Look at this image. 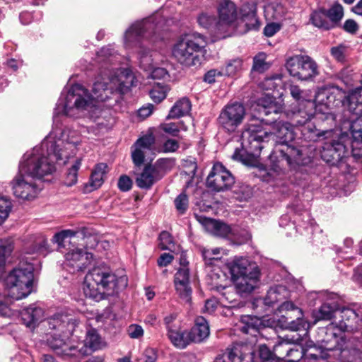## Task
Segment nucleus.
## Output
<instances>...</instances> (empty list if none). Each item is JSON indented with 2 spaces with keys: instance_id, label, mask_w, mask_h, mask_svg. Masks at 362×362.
Masks as SVG:
<instances>
[{
  "instance_id": "423d86ee",
  "label": "nucleus",
  "mask_w": 362,
  "mask_h": 362,
  "mask_svg": "<svg viewBox=\"0 0 362 362\" xmlns=\"http://www.w3.org/2000/svg\"><path fill=\"white\" fill-rule=\"evenodd\" d=\"M80 320L68 313H57L47 319L50 329L57 332L47 334V344L57 354L62 356L76 355L73 353L76 348L68 344V340L75 331Z\"/></svg>"
},
{
  "instance_id": "ea45409f",
  "label": "nucleus",
  "mask_w": 362,
  "mask_h": 362,
  "mask_svg": "<svg viewBox=\"0 0 362 362\" xmlns=\"http://www.w3.org/2000/svg\"><path fill=\"white\" fill-rule=\"evenodd\" d=\"M175 165V160L174 158H159L154 165H152L156 172L160 176V179L169 171H170Z\"/></svg>"
},
{
  "instance_id": "bf43d9fd",
  "label": "nucleus",
  "mask_w": 362,
  "mask_h": 362,
  "mask_svg": "<svg viewBox=\"0 0 362 362\" xmlns=\"http://www.w3.org/2000/svg\"><path fill=\"white\" fill-rule=\"evenodd\" d=\"M128 336L133 339H140L143 337L144 330L143 327L137 324H131L127 329Z\"/></svg>"
},
{
  "instance_id": "7ed1b4c3",
  "label": "nucleus",
  "mask_w": 362,
  "mask_h": 362,
  "mask_svg": "<svg viewBox=\"0 0 362 362\" xmlns=\"http://www.w3.org/2000/svg\"><path fill=\"white\" fill-rule=\"evenodd\" d=\"M55 171L54 162L42 156L38 148L27 151L20 161L18 173L11 182L13 195L25 201L35 199L42 190L41 179Z\"/></svg>"
},
{
  "instance_id": "ddd939ff",
  "label": "nucleus",
  "mask_w": 362,
  "mask_h": 362,
  "mask_svg": "<svg viewBox=\"0 0 362 362\" xmlns=\"http://www.w3.org/2000/svg\"><path fill=\"white\" fill-rule=\"evenodd\" d=\"M347 95L338 88H320L315 94V98L313 102L315 104V110L322 114H329V110L333 107L343 103L347 107V110L352 115L349 110V103Z\"/></svg>"
},
{
  "instance_id": "c756f323",
  "label": "nucleus",
  "mask_w": 362,
  "mask_h": 362,
  "mask_svg": "<svg viewBox=\"0 0 362 362\" xmlns=\"http://www.w3.org/2000/svg\"><path fill=\"white\" fill-rule=\"evenodd\" d=\"M102 346L103 342L97 331L94 329H90L87 332L86 337L84 340V345L81 348L78 349L77 351L79 354L85 356L90 354L88 351V349L90 351H93L101 349Z\"/></svg>"
},
{
  "instance_id": "79ce46f5",
  "label": "nucleus",
  "mask_w": 362,
  "mask_h": 362,
  "mask_svg": "<svg viewBox=\"0 0 362 362\" xmlns=\"http://www.w3.org/2000/svg\"><path fill=\"white\" fill-rule=\"evenodd\" d=\"M169 90L168 86L158 83L153 86L149 92V95L154 103H159L166 98Z\"/></svg>"
},
{
  "instance_id": "2eb2a0df",
  "label": "nucleus",
  "mask_w": 362,
  "mask_h": 362,
  "mask_svg": "<svg viewBox=\"0 0 362 362\" xmlns=\"http://www.w3.org/2000/svg\"><path fill=\"white\" fill-rule=\"evenodd\" d=\"M317 298L322 302L317 310L313 312L315 320H331L335 322L338 319L341 308V299L337 293L322 291L315 293Z\"/></svg>"
},
{
  "instance_id": "6e6d98bb",
  "label": "nucleus",
  "mask_w": 362,
  "mask_h": 362,
  "mask_svg": "<svg viewBox=\"0 0 362 362\" xmlns=\"http://www.w3.org/2000/svg\"><path fill=\"white\" fill-rule=\"evenodd\" d=\"M179 298L185 303H190L192 290L189 284L175 286Z\"/></svg>"
},
{
  "instance_id": "412c9836",
  "label": "nucleus",
  "mask_w": 362,
  "mask_h": 362,
  "mask_svg": "<svg viewBox=\"0 0 362 362\" xmlns=\"http://www.w3.org/2000/svg\"><path fill=\"white\" fill-rule=\"evenodd\" d=\"M228 362H254V351L250 344L236 343L221 354Z\"/></svg>"
},
{
  "instance_id": "e433bc0d",
  "label": "nucleus",
  "mask_w": 362,
  "mask_h": 362,
  "mask_svg": "<svg viewBox=\"0 0 362 362\" xmlns=\"http://www.w3.org/2000/svg\"><path fill=\"white\" fill-rule=\"evenodd\" d=\"M240 323L242 325L240 329L245 334H250L256 336L259 333L258 327L260 325V320L252 315H243L240 317Z\"/></svg>"
},
{
  "instance_id": "aec40b11",
  "label": "nucleus",
  "mask_w": 362,
  "mask_h": 362,
  "mask_svg": "<svg viewBox=\"0 0 362 362\" xmlns=\"http://www.w3.org/2000/svg\"><path fill=\"white\" fill-rule=\"evenodd\" d=\"M316 112L313 100H307L304 103H298L297 108L291 112L288 111L284 114L291 118L295 124L304 125L314 117Z\"/></svg>"
},
{
  "instance_id": "69168bd1",
  "label": "nucleus",
  "mask_w": 362,
  "mask_h": 362,
  "mask_svg": "<svg viewBox=\"0 0 362 362\" xmlns=\"http://www.w3.org/2000/svg\"><path fill=\"white\" fill-rule=\"evenodd\" d=\"M175 204L177 210L180 213L183 214L188 206V198L187 196L182 193L175 200Z\"/></svg>"
},
{
  "instance_id": "f257e3e1",
  "label": "nucleus",
  "mask_w": 362,
  "mask_h": 362,
  "mask_svg": "<svg viewBox=\"0 0 362 362\" xmlns=\"http://www.w3.org/2000/svg\"><path fill=\"white\" fill-rule=\"evenodd\" d=\"M134 76L127 68L108 69L105 67L96 78L90 93L81 84L66 87L59 98L53 114V127L38 148L42 156L49 158L55 164H66L74 157L82 143L81 133L72 127H59V117L64 115L78 118L95 106L96 101L103 102L114 93H126L134 85Z\"/></svg>"
},
{
  "instance_id": "37998d69",
  "label": "nucleus",
  "mask_w": 362,
  "mask_h": 362,
  "mask_svg": "<svg viewBox=\"0 0 362 362\" xmlns=\"http://www.w3.org/2000/svg\"><path fill=\"white\" fill-rule=\"evenodd\" d=\"M243 65V62L240 58L230 59L221 68L223 74L227 76H235L242 71Z\"/></svg>"
},
{
  "instance_id": "dca6fc26",
  "label": "nucleus",
  "mask_w": 362,
  "mask_h": 362,
  "mask_svg": "<svg viewBox=\"0 0 362 362\" xmlns=\"http://www.w3.org/2000/svg\"><path fill=\"white\" fill-rule=\"evenodd\" d=\"M350 139L346 134H341L337 140L326 143L322 152V158L331 165H337L348 158L346 144Z\"/></svg>"
},
{
  "instance_id": "7c9ffc66",
  "label": "nucleus",
  "mask_w": 362,
  "mask_h": 362,
  "mask_svg": "<svg viewBox=\"0 0 362 362\" xmlns=\"http://www.w3.org/2000/svg\"><path fill=\"white\" fill-rule=\"evenodd\" d=\"M109 171L108 165L105 163L96 164L91 173L89 181V191L98 189L105 181L107 173Z\"/></svg>"
},
{
  "instance_id": "cd10ccee",
  "label": "nucleus",
  "mask_w": 362,
  "mask_h": 362,
  "mask_svg": "<svg viewBox=\"0 0 362 362\" xmlns=\"http://www.w3.org/2000/svg\"><path fill=\"white\" fill-rule=\"evenodd\" d=\"M209 325L206 320L202 316L197 317L194 327L189 332L190 341L202 342L209 336Z\"/></svg>"
},
{
  "instance_id": "052dcab7",
  "label": "nucleus",
  "mask_w": 362,
  "mask_h": 362,
  "mask_svg": "<svg viewBox=\"0 0 362 362\" xmlns=\"http://www.w3.org/2000/svg\"><path fill=\"white\" fill-rule=\"evenodd\" d=\"M259 354L262 362H276L275 354L266 345H260Z\"/></svg>"
},
{
  "instance_id": "4be33fe9",
  "label": "nucleus",
  "mask_w": 362,
  "mask_h": 362,
  "mask_svg": "<svg viewBox=\"0 0 362 362\" xmlns=\"http://www.w3.org/2000/svg\"><path fill=\"white\" fill-rule=\"evenodd\" d=\"M352 139L351 146L354 157L358 158L362 154V113L355 114L349 117Z\"/></svg>"
},
{
  "instance_id": "864d4df0",
  "label": "nucleus",
  "mask_w": 362,
  "mask_h": 362,
  "mask_svg": "<svg viewBox=\"0 0 362 362\" xmlns=\"http://www.w3.org/2000/svg\"><path fill=\"white\" fill-rule=\"evenodd\" d=\"M11 209V200L6 197H0V224L8 218Z\"/></svg>"
},
{
  "instance_id": "20e7f679",
  "label": "nucleus",
  "mask_w": 362,
  "mask_h": 362,
  "mask_svg": "<svg viewBox=\"0 0 362 362\" xmlns=\"http://www.w3.org/2000/svg\"><path fill=\"white\" fill-rule=\"evenodd\" d=\"M168 22V21L165 20L161 14L157 12L141 21L135 22L124 33L125 48L131 49L137 46L140 47L139 64L146 71L153 69L156 62L150 50L141 47L142 40H150L154 43L163 40V37L160 33L165 30L164 27Z\"/></svg>"
},
{
  "instance_id": "4c0bfd02",
  "label": "nucleus",
  "mask_w": 362,
  "mask_h": 362,
  "mask_svg": "<svg viewBox=\"0 0 362 362\" xmlns=\"http://www.w3.org/2000/svg\"><path fill=\"white\" fill-rule=\"evenodd\" d=\"M159 129L162 132L173 137L179 136L180 132H187L188 129L187 126L185 125L183 121L163 123L160 124Z\"/></svg>"
},
{
  "instance_id": "bb28decb",
  "label": "nucleus",
  "mask_w": 362,
  "mask_h": 362,
  "mask_svg": "<svg viewBox=\"0 0 362 362\" xmlns=\"http://www.w3.org/2000/svg\"><path fill=\"white\" fill-rule=\"evenodd\" d=\"M197 23L202 28L208 30L218 38H225L224 32L218 29V21L216 16L209 11H203L197 16Z\"/></svg>"
},
{
  "instance_id": "c85d7f7f",
  "label": "nucleus",
  "mask_w": 362,
  "mask_h": 362,
  "mask_svg": "<svg viewBox=\"0 0 362 362\" xmlns=\"http://www.w3.org/2000/svg\"><path fill=\"white\" fill-rule=\"evenodd\" d=\"M289 291L284 285L272 286L267 291L264 298V304L268 307H273L275 303L283 301L289 297Z\"/></svg>"
},
{
  "instance_id": "a211bd4d",
  "label": "nucleus",
  "mask_w": 362,
  "mask_h": 362,
  "mask_svg": "<svg viewBox=\"0 0 362 362\" xmlns=\"http://www.w3.org/2000/svg\"><path fill=\"white\" fill-rule=\"evenodd\" d=\"M218 29L224 32L226 37L235 30L237 21V8L230 0H220L218 3Z\"/></svg>"
},
{
  "instance_id": "4468645a",
  "label": "nucleus",
  "mask_w": 362,
  "mask_h": 362,
  "mask_svg": "<svg viewBox=\"0 0 362 362\" xmlns=\"http://www.w3.org/2000/svg\"><path fill=\"white\" fill-rule=\"evenodd\" d=\"M246 110L243 103L232 102L226 105L218 117L219 127L228 133L235 132L243 123Z\"/></svg>"
},
{
  "instance_id": "f704fd0d",
  "label": "nucleus",
  "mask_w": 362,
  "mask_h": 362,
  "mask_svg": "<svg viewBox=\"0 0 362 362\" xmlns=\"http://www.w3.org/2000/svg\"><path fill=\"white\" fill-rule=\"evenodd\" d=\"M361 86L351 90L348 94L349 110L355 114L362 113V80Z\"/></svg>"
},
{
  "instance_id": "774afa93",
  "label": "nucleus",
  "mask_w": 362,
  "mask_h": 362,
  "mask_svg": "<svg viewBox=\"0 0 362 362\" xmlns=\"http://www.w3.org/2000/svg\"><path fill=\"white\" fill-rule=\"evenodd\" d=\"M148 72H150V76L153 79H163L168 76V73L165 69L156 67V65Z\"/></svg>"
},
{
  "instance_id": "c9c22d12",
  "label": "nucleus",
  "mask_w": 362,
  "mask_h": 362,
  "mask_svg": "<svg viewBox=\"0 0 362 362\" xmlns=\"http://www.w3.org/2000/svg\"><path fill=\"white\" fill-rule=\"evenodd\" d=\"M191 110V103L187 98L177 100L171 107L168 119H177L187 115Z\"/></svg>"
},
{
  "instance_id": "39448f33",
  "label": "nucleus",
  "mask_w": 362,
  "mask_h": 362,
  "mask_svg": "<svg viewBox=\"0 0 362 362\" xmlns=\"http://www.w3.org/2000/svg\"><path fill=\"white\" fill-rule=\"evenodd\" d=\"M127 276L117 277L105 268L95 267L85 276L83 293L88 298L99 300L105 294L113 295L127 286Z\"/></svg>"
},
{
  "instance_id": "09e8293b",
  "label": "nucleus",
  "mask_w": 362,
  "mask_h": 362,
  "mask_svg": "<svg viewBox=\"0 0 362 362\" xmlns=\"http://www.w3.org/2000/svg\"><path fill=\"white\" fill-rule=\"evenodd\" d=\"M267 54L264 52L258 53L253 59L252 71L262 73L269 68V64L266 62Z\"/></svg>"
},
{
  "instance_id": "8fccbe9b",
  "label": "nucleus",
  "mask_w": 362,
  "mask_h": 362,
  "mask_svg": "<svg viewBox=\"0 0 362 362\" xmlns=\"http://www.w3.org/2000/svg\"><path fill=\"white\" fill-rule=\"evenodd\" d=\"M267 18L273 20H280L284 18L286 14V8L281 4L272 5L267 8Z\"/></svg>"
},
{
  "instance_id": "58836bf2",
  "label": "nucleus",
  "mask_w": 362,
  "mask_h": 362,
  "mask_svg": "<svg viewBox=\"0 0 362 362\" xmlns=\"http://www.w3.org/2000/svg\"><path fill=\"white\" fill-rule=\"evenodd\" d=\"M310 21L315 27L325 30L333 28V23H330L327 14L324 11H314L310 16Z\"/></svg>"
},
{
  "instance_id": "9b49d317",
  "label": "nucleus",
  "mask_w": 362,
  "mask_h": 362,
  "mask_svg": "<svg viewBox=\"0 0 362 362\" xmlns=\"http://www.w3.org/2000/svg\"><path fill=\"white\" fill-rule=\"evenodd\" d=\"M337 325L340 332H352L354 336L349 339L356 347L359 348L362 354V306L356 309L340 308Z\"/></svg>"
},
{
  "instance_id": "6ab92c4d",
  "label": "nucleus",
  "mask_w": 362,
  "mask_h": 362,
  "mask_svg": "<svg viewBox=\"0 0 362 362\" xmlns=\"http://www.w3.org/2000/svg\"><path fill=\"white\" fill-rule=\"evenodd\" d=\"M234 182V177L230 172L221 163H216L213 165L206 179L208 188L215 192L227 190Z\"/></svg>"
},
{
  "instance_id": "338daca9",
  "label": "nucleus",
  "mask_w": 362,
  "mask_h": 362,
  "mask_svg": "<svg viewBox=\"0 0 362 362\" xmlns=\"http://www.w3.org/2000/svg\"><path fill=\"white\" fill-rule=\"evenodd\" d=\"M179 147L180 144L177 140L169 139L163 143L162 149L164 153H174Z\"/></svg>"
},
{
  "instance_id": "680f3d73",
  "label": "nucleus",
  "mask_w": 362,
  "mask_h": 362,
  "mask_svg": "<svg viewBox=\"0 0 362 362\" xmlns=\"http://www.w3.org/2000/svg\"><path fill=\"white\" fill-rule=\"evenodd\" d=\"M13 300L6 296V293H4L3 297L0 295V315L6 316L10 315L8 306Z\"/></svg>"
},
{
  "instance_id": "5701e85b",
  "label": "nucleus",
  "mask_w": 362,
  "mask_h": 362,
  "mask_svg": "<svg viewBox=\"0 0 362 362\" xmlns=\"http://www.w3.org/2000/svg\"><path fill=\"white\" fill-rule=\"evenodd\" d=\"M154 142L155 139L152 135L142 136L135 142L134 149L132 152V160L135 165L140 166L143 164L146 152L151 150Z\"/></svg>"
},
{
  "instance_id": "49530a36",
  "label": "nucleus",
  "mask_w": 362,
  "mask_h": 362,
  "mask_svg": "<svg viewBox=\"0 0 362 362\" xmlns=\"http://www.w3.org/2000/svg\"><path fill=\"white\" fill-rule=\"evenodd\" d=\"M257 4L255 0H246L240 8L243 17L250 18L252 21L257 22L256 18Z\"/></svg>"
},
{
  "instance_id": "a19ab883",
  "label": "nucleus",
  "mask_w": 362,
  "mask_h": 362,
  "mask_svg": "<svg viewBox=\"0 0 362 362\" xmlns=\"http://www.w3.org/2000/svg\"><path fill=\"white\" fill-rule=\"evenodd\" d=\"M82 159L76 158L71 165L68 168L64 183L66 186L71 187L77 182L78 172L81 166Z\"/></svg>"
},
{
  "instance_id": "72a5a7b5",
  "label": "nucleus",
  "mask_w": 362,
  "mask_h": 362,
  "mask_svg": "<svg viewBox=\"0 0 362 362\" xmlns=\"http://www.w3.org/2000/svg\"><path fill=\"white\" fill-rule=\"evenodd\" d=\"M120 56L117 52L115 49L113 45H110L103 47L98 53L96 56V62L98 64H106L107 63L115 64L120 60Z\"/></svg>"
},
{
  "instance_id": "3c124183",
  "label": "nucleus",
  "mask_w": 362,
  "mask_h": 362,
  "mask_svg": "<svg viewBox=\"0 0 362 362\" xmlns=\"http://www.w3.org/2000/svg\"><path fill=\"white\" fill-rule=\"evenodd\" d=\"M210 225L215 235L226 237L231 233L230 227L223 222L211 221Z\"/></svg>"
},
{
  "instance_id": "f8f14e48",
  "label": "nucleus",
  "mask_w": 362,
  "mask_h": 362,
  "mask_svg": "<svg viewBox=\"0 0 362 362\" xmlns=\"http://www.w3.org/2000/svg\"><path fill=\"white\" fill-rule=\"evenodd\" d=\"M286 67L291 76L300 81L313 80L320 74L317 64L308 55L296 54L288 57Z\"/></svg>"
},
{
  "instance_id": "2f4dec72",
  "label": "nucleus",
  "mask_w": 362,
  "mask_h": 362,
  "mask_svg": "<svg viewBox=\"0 0 362 362\" xmlns=\"http://www.w3.org/2000/svg\"><path fill=\"white\" fill-rule=\"evenodd\" d=\"M44 317V310L39 307L30 306L21 312L23 323L28 327H34Z\"/></svg>"
},
{
  "instance_id": "c03bdc74",
  "label": "nucleus",
  "mask_w": 362,
  "mask_h": 362,
  "mask_svg": "<svg viewBox=\"0 0 362 362\" xmlns=\"http://www.w3.org/2000/svg\"><path fill=\"white\" fill-rule=\"evenodd\" d=\"M279 349H284L286 352V356L293 357L294 360H299L300 358H303L305 353L303 351V348H300V350L298 349H291L288 346V343L284 342H280L275 345L274 346V351L276 354H278L280 352Z\"/></svg>"
},
{
  "instance_id": "5fc2aeb1",
  "label": "nucleus",
  "mask_w": 362,
  "mask_h": 362,
  "mask_svg": "<svg viewBox=\"0 0 362 362\" xmlns=\"http://www.w3.org/2000/svg\"><path fill=\"white\" fill-rule=\"evenodd\" d=\"M175 286L189 284V273L188 267H180L174 278Z\"/></svg>"
},
{
  "instance_id": "b1692460",
  "label": "nucleus",
  "mask_w": 362,
  "mask_h": 362,
  "mask_svg": "<svg viewBox=\"0 0 362 362\" xmlns=\"http://www.w3.org/2000/svg\"><path fill=\"white\" fill-rule=\"evenodd\" d=\"M278 309L280 313L284 310L295 311L297 312L298 314L299 315V316H297L296 320L291 321H288V318H291V316H288V314H287L286 317L282 315V317L286 319L284 322V324L281 325L284 328L293 331H298L302 328L305 329L306 326V322L301 317L302 310L301 309L295 306V305L292 302L284 301L278 307Z\"/></svg>"
},
{
  "instance_id": "1a4fd4ad",
  "label": "nucleus",
  "mask_w": 362,
  "mask_h": 362,
  "mask_svg": "<svg viewBox=\"0 0 362 362\" xmlns=\"http://www.w3.org/2000/svg\"><path fill=\"white\" fill-rule=\"evenodd\" d=\"M235 289L240 294L251 293L259 280V267L242 257H235L227 264Z\"/></svg>"
},
{
  "instance_id": "de8ad7c7",
  "label": "nucleus",
  "mask_w": 362,
  "mask_h": 362,
  "mask_svg": "<svg viewBox=\"0 0 362 362\" xmlns=\"http://www.w3.org/2000/svg\"><path fill=\"white\" fill-rule=\"evenodd\" d=\"M289 91L291 96L298 102L304 103L307 100L311 99V92L309 90H301L298 86L291 85L289 86Z\"/></svg>"
},
{
  "instance_id": "0eeeda50",
  "label": "nucleus",
  "mask_w": 362,
  "mask_h": 362,
  "mask_svg": "<svg viewBox=\"0 0 362 362\" xmlns=\"http://www.w3.org/2000/svg\"><path fill=\"white\" fill-rule=\"evenodd\" d=\"M75 234L73 230H64L54 236L59 246L66 248L64 268L73 274L84 272L94 260V255L87 247H79L69 240L74 238Z\"/></svg>"
},
{
  "instance_id": "f3484780",
  "label": "nucleus",
  "mask_w": 362,
  "mask_h": 362,
  "mask_svg": "<svg viewBox=\"0 0 362 362\" xmlns=\"http://www.w3.org/2000/svg\"><path fill=\"white\" fill-rule=\"evenodd\" d=\"M167 336L170 342L178 349L186 348L190 341L189 332L182 329L181 322L175 313H171L164 318Z\"/></svg>"
},
{
  "instance_id": "603ef678",
  "label": "nucleus",
  "mask_w": 362,
  "mask_h": 362,
  "mask_svg": "<svg viewBox=\"0 0 362 362\" xmlns=\"http://www.w3.org/2000/svg\"><path fill=\"white\" fill-rule=\"evenodd\" d=\"M329 18L330 23H333V28L336 23L341 21L344 16L343 7L339 4H336L332 6L327 13Z\"/></svg>"
},
{
  "instance_id": "6e6552de",
  "label": "nucleus",
  "mask_w": 362,
  "mask_h": 362,
  "mask_svg": "<svg viewBox=\"0 0 362 362\" xmlns=\"http://www.w3.org/2000/svg\"><path fill=\"white\" fill-rule=\"evenodd\" d=\"M206 45V37L198 33L182 35L172 49L173 57L182 65L187 67L201 64L200 54Z\"/></svg>"
},
{
  "instance_id": "393cba45",
  "label": "nucleus",
  "mask_w": 362,
  "mask_h": 362,
  "mask_svg": "<svg viewBox=\"0 0 362 362\" xmlns=\"http://www.w3.org/2000/svg\"><path fill=\"white\" fill-rule=\"evenodd\" d=\"M258 112L265 115L283 114L284 105L281 101H276L272 96L265 95L257 100Z\"/></svg>"
},
{
  "instance_id": "13d9d810",
  "label": "nucleus",
  "mask_w": 362,
  "mask_h": 362,
  "mask_svg": "<svg viewBox=\"0 0 362 362\" xmlns=\"http://www.w3.org/2000/svg\"><path fill=\"white\" fill-rule=\"evenodd\" d=\"M347 47L344 45H339L331 48L332 56L339 62H344L346 60Z\"/></svg>"
},
{
  "instance_id": "473e14b6",
  "label": "nucleus",
  "mask_w": 362,
  "mask_h": 362,
  "mask_svg": "<svg viewBox=\"0 0 362 362\" xmlns=\"http://www.w3.org/2000/svg\"><path fill=\"white\" fill-rule=\"evenodd\" d=\"M13 250V240L11 237L0 238V278L6 272V259Z\"/></svg>"
},
{
  "instance_id": "a18cd8bd",
  "label": "nucleus",
  "mask_w": 362,
  "mask_h": 362,
  "mask_svg": "<svg viewBox=\"0 0 362 362\" xmlns=\"http://www.w3.org/2000/svg\"><path fill=\"white\" fill-rule=\"evenodd\" d=\"M202 257L206 264H213L214 261L219 260L224 255L223 250L220 247L204 248L202 250Z\"/></svg>"
},
{
  "instance_id": "9d476101",
  "label": "nucleus",
  "mask_w": 362,
  "mask_h": 362,
  "mask_svg": "<svg viewBox=\"0 0 362 362\" xmlns=\"http://www.w3.org/2000/svg\"><path fill=\"white\" fill-rule=\"evenodd\" d=\"M33 266L21 264L14 268L5 280L6 296L14 300L27 297L32 292L33 283Z\"/></svg>"
},
{
  "instance_id": "0e129e2a",
  "label": "nucleus",
  "mask_w": 362,
  "mask_h": 362,
  "mask_svg": "<svg viewBox=\"0 0 362 362\" xmlns=\"http://www.w3.org/2000/svg\"><path fill=\"white\" fill-rule=\"evenodd\" d=\"M159 245L162 250H171L173 239L170 234L167 231H163L159 235Z\"/></svg>"
},
{
  "instance_id": "f03ea898",
  "label": "nucleus",
  "mask_w": 362,
  "mask_h": 362,
  "mask_svg": "<svg viewBox=\"0 0 362 362\" xmlns=\"http://www.w3.org/2000/svg\"><path fill=\"white\" fill-rule=\"evenodd\" d=\"M272 138L276 143L274 153L281 158L287 165L305 164L301 150L289 144L294 138L293 127L289 122L274 117L272 121L251 119L242 132L243 144L247 146L252 154L259 153L263 148L262 142Z\"/></svg>"
},
{
  "instance_id": "e2e57ef3",
  "label": "nucleus",
  "mask_w": 362,
  "mask_h": 362,
  "mask_svg": "<svg viewBox=\"0 0 362 362\" xmlns=\"http://www.w3.org/2000/svg\"><path fill=\"white\" fill-rule=\"evenodd\" d=\"M157 358V351L153 348L148 347L145 349L143 357L138 358L136 362H156Z\"/></svg>"
},
{
  "instance_id": "4d7b16f0",
  "label": "nucleus",
  "mask_w": 362,
  "mask_h": 362,
  "mask_svg": "<svg viewBox=\"0 0 362 362\" xmlns=\"http://www.w3.org/2000/svg\"><path fill=\"white\" fill-rule=\"evenodd\" d=\"M216 287L218 291H224L222 293L223 298L229 303H234L236 300L237 297H238V293H239L237 291L235 292L232 287H225L221 286H217Z\"/></svg>"
},
{
  "instance_id": "a878e982",
  "label": "nucleus",
  "mask_w": 362,
  "mask_h": 362,
  "mask_svg": "<svg viewBox=\"0 0 362 362\" xmlns=\"http://www.w3.org/2000/svg\"><path fill=\"white\" fill-rule=\"evenodd\" d=\"M160 176L152 165H147L139 173L135 179L136 185L143 189H149L156 182L159 181Z\"/></svg>"
}]
</instances>
